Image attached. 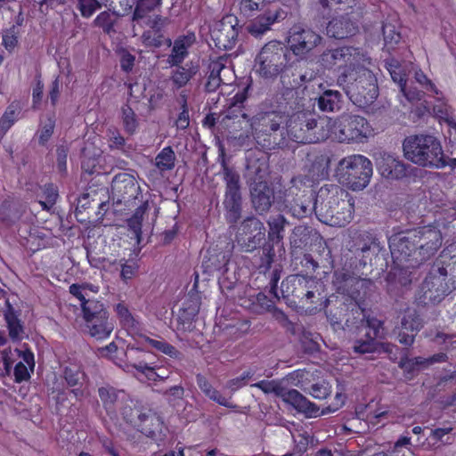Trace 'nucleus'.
<instances>
[{
    "instance_id": "393cba45",
    "label": "nucleus",
    "mask_w": 456,
    "mask_h": 456,
    "mask_svg": "<svg viewBox=\"0 0 456 456\" xmlns=\"http://www.w3.org/2000/svg\"><path fill=\"white\" fill-rule=\"evenodd\" d=\"M283 395L281 396L283 402L290 404L298 412L304 413L308 418L319 415V407L311 403L297 390L285 388Z\"/></svg>"
},
{
    "instance_id": "6e6552de",
    "label": "nucleus",
    "mask_w": 456,
    "mask_h": 456,
    "mask_svg": "<svg viewBox=\"0 0 456 456\" xmlns=\"http://www.w3.org/2000/svg\"><path fill=\"white\" fill-rule=\"evenodd\" d=\"M319 61L326 69H343L341 73L355 70L361 65H371V59L362 49L354 46L327 49L320 55Z\"/></svg>"
},
{
    "instance_id": "052dcab7",
    "label": "nucleus",
    "mask_w": 456,
    "mask_h": 456,
    "mask_svg": "<svg viewBox=\"0 0 456 456\" xmlns=\"http://www.w3.org/2000/svg\"><path fill=\"white\" fill-rule=\"evenodd\" d=\"M248 168L253 174V176L250 178L251 182L266 181L268 175V165L266 161L258 159L256 164L248 165Z\"/></svg>"
},
{
    "instance_id": "412c9836",
    "label": "nucleus",
    "mask_w": 456,
    "mask_h": 456,
    "mask_svg": "<svg viewBox=\"0 0 456 456\" xmlns=\"http://www.w3.org/2000/svg\"><path fill=\"white\" fill-rule=\"evenodd\" d=\"M284 210L296 218H304L315 212V200L312 191L294 193L289 191L284 199Z\"/></svg>"
},
{
    "instance_id": "dca6fc26",
    "label": "nucleus",
    "mask_w": 456,
    "mask_h": 456,
    "mask_svg": "<svg viewBox=\"0 0 456 456\" xmlns=\"http://www.w3.org/2000/svg\"><path fill=\"white\" fill-rule=\"evenodd\" d=\"M238 19L234 15H226L215 22L210 29V37L216 47L221 50L232 49L238 37Z\"/></svg>"
},
{
    "instance_id": "49530a36",
    "label": "nucleus",
    "mask_w": 456,
    "mask_h": 456,
    "mask_svg": "<svg viewBox=\"0 0 456 456\" xmlns=\"http://www.w3.org/2000/svg\"><path fill=\"white\" fill-rule=\"evenodd\" d=\"M116 364L119 365L121 368H123V370H125L127 372L130 371V368H134L138 371L142 372V374H144L150 380L156 381L164 380L165 379H167V377L166 376H161L160 372H158L154 367H151L145 362H139L138 364L134 365L126 364L125 366L121 365L118 362H116Z\"/></svg>"
},
{
    "instance_id": "09e8293b",
    "label": "nucleus",
    "mask_w": 456,
    "mask_h": 456,
    "mask_svg": "<svg viewBox=\"0 0 456 456\" xmlns=\"http://www.w3.org/2000/svg\"><path fill=\"white\" fill-rule=\"evenodd\" d=\"M115 312L121 323L126 329H136L138 322L130 313L128 307L124 303H118L115 305Z\"/></svg>"
},
{
    "instance_id": "423d86ee",
    "label": "nucleus",
    "mask_w": 456,
    "mask_h": 456,
    "mask_svg": "<svg viewBox=\"0 0 456 456\" xmlns=\"http://www.w3.org/2000/svg\"><path fill=\"white\" fill-rule=\"evenodd\" d=\"M371 161L362 155L342 159L336 170L338 182L353 191L363 190L372 175Z\"/></svg>"
},
{
    "instance_id": "9b49d317",
    "label": "nucleus",
    "mask_w": 456,
    "mask_h": 456,
    "mask_svg": "<svg viewBox=\"0 0 456 456\" xmlns=\"http://www.w3.org/2000/svg\"><path fill=\"white\" fill-rule=\"evenodd\" d=\"M122 414L127 422L148 437L159 439L163 432L164 424L160 416L150 409L126 406Z\"/></svg>"
},
{
    "instance_id": "7c9ffc66",
    "label": "nucleus",
    "mask_w": 456,
    "mask_h": 456,
    "mask_svg": "<svg viewBox=\"0 0 456 456\" xmlns=\"http://www.w3.org/2000/svg\"><path fill=\"white\" fill-rule=\"evenodd\" d=\"M365 317L363 310L359 305L354 304L351 308L348 306L342 330L348 331L352 336L354 334L360 335L362 333Z\"/></svg>"
},
{
    "instance_id": "69168bd1",
    "label": "nucleus",
    "mask_w": 456,
    "mask_h": 456,
    "mask_svg": "<svg viewBox=\"0 0 456 456\" xmlns=\"http://www.w3.org/2000/svg\"><path fill=\"white\" fill-rule=\"evenodd\" d=\"M55 126V120L53 117H49L47 120L42 125L39 134V144L45 145L53 134Z\"/></svg>"
},
{
    "instance_id": "1a4fd4ad",
    "label": "nucleus",
    "mask_w": 456,
    "mask_h": 456,
    "mask_svg": "<svg viewBox=\"0 0 456 456\" xmlns=\"http://www.w3.org/2000/svg\"><path fill=\"white\" fill-rule=\"evenodd\" d=\"M289 51L280 42L265 44L255 59L256 71L265 78H274L286 69Z\"/></svg>"
},
{
    "instance_id": "5701e85b",
    "label": "nucleus",
    "mask_w": 456,
    "mask_h": 456,
    "mask_svg": "<svg viewBox=\"0 0 456 456\" xmlns=\"http://www.w3.org/2000/svg\"><path fill=\"white\" fill-rule=\"evenodd\" d=\"M250 198L255 211L267 214L274 200V191L267 181H253L249 184Z\"/></svg>"
},
{
    "instance_id": "72a5a7b5",
    "label": "nucleus",
    "mask_w": 456,
    "mask_h": 456,
    "mask_svg": "<svg viewBox=\"0 0 456 456\" xmlns=\"http://www.w3.org/2000/svg\"><path fill=\"white\" fill-rule=\"evenodd\" d=\"M172 70L171 81L178 89L187 85V83L199 72V66L192 62L186 63L183 66L180 64Z\"/></svg>"
},
{
    "instance_id": "bf43d9fd",
    "label": "nucleus",
    "mask_w": 456,
    "mask_h": 456,
    "mask_svg": "<svg viewBox=\"0 0 456 456\" xmlns=\"http://www.w3.org/2000/svg\"><path fill=\"white\" fill-rule=\"evenodd\" d=\"M255 372L253 369L245 370L240 376L230 379L225 385L226 388L230 389L232 392H235L239 388L246 386L247 382L253 378Z\"/></svg>"
},
{
    "instance_id": "de8ad7c7",
    "label": "nucleus",
    "mask_w": 456,
    "mask_h": 456,
    "mask_svg": "<svg viewBox=\"0 0 456 456\" xmlns=\"http://www.w3.org/2000/svg\"><path fill=\"white\" fill-rule=\"evenodd\" d=\"M312 229L306 225H298L293 229L290 244L294 248H303L308 243Z\"/></svg>"
},
{
    "instance_id": "8fccbe9b",
    "label": "nucleus",
    "mask_w": 456,
    "mask_h": 456,
    "mask_svg": "<svg viewBox=\"0 0 456 456\" xmlns=\"http://www.w3.org/2000/svg\"><path fill=\"white\" fill-rule=\"evenodd\" d=\"M370 332V337L377 340V338H384L385 331L383 327V322L375 317H365L363 322L362 332Z\"/></svg>"
},
{
    "instance_id": "a18cd8bd",
    "label": "nucleus",
    "mask_w": 456,
    "mask_h": 456,
    "mask_svg": "<svg viewBox=\"0 0 456 456\" xmlns=\"http://www.w3.org/2000/svg\"><path fill=\"white\" fill-rule=\"evenodd\" d=\"M251 387H257L261 389L265 394H273L278 397H281L284 393L285 387L282 385V382L281 380L277 379H272V380H261L259 382H256L255 384H252Z\"/></svg>"
},
{
    "instance_id": "2eb2a0df",
    "label": "nucleus",
    "mask_w": 456,
    "mask_h": 456,
    "mask_svg": "<svg viewBox=\"0 0 456 456\" xmlns=\"http://www.w3.org/2000/svg\"><path fill=\"white\" fill-rule=\"evenodd\" d=\"M265 226L256 217L244 219L238 228L236 242L245 252H252L265 240Z\"/></svg>"
},
{
    "instance_id": "ddd939ff",
    "label": "nucleus",
    "mask_w": 456,
    "mask_h": 456,
    "mask_svg": "<svg viewBox=\"0 0 456 456\" xmlns=\"http://www.w3.org/2000/svg\"><path fill=\"white\" fill-rule=\"evenodd\" d=\"M415 236L411 231L394 235L390 239L392 256L398 265H405L407 268H414L423 263L419 261L416 253L419 252L414 241Z\"/></svg>"
},
{
    "instance_id": "603ef678",
    "label": "nucleus",
    "mask_w": 456,
    "mask_h": 456,
    "mask_svg": "<svg viewBox=\"0 0 456 456\" xmlns=\"http://www.w3.org/2000/svg\"><path fill=\"white\" fill-rule=\"evenodd\" d=\"M362 281H366V283L362 285V288L358 285H354L348 296L356 305L363 301L374 287L373 282L370 279H362Z\"/></svg>"
},
{
    "instance_id": "a878e982",
    "label": "nucleus",
    "mask_w": 456,
    "mask_h": 456,
    "mask_svg": "<svg viewBox=\"0 0 456 456\" xmlns=\"http://www.w3.org/2000/svg\"><path fill=\"white\" fill-rule=\"evenodd\" d=\"M377 167L381 175L387 179H400L406 175L404 163L389 153L380 154Z\"/></svg>"
},
{
    "instance_id": "7ed1b4c3",
    "label": "nucleus",
    "mask_w": 456,
    "mask_h": 456,
    "mask_svg": "<svg viewBox=\"0 0 456 456\" xmlns=\"http://www.w3.org/2000/svg\"><path fill=\"white\" fill-rule=\"evenodd\" d=\"M285 122V116L281 111L261 107L250 118L252 134L257 144L266 150L287 147L285 126H282Z\"/></svg>"
},
{
    "instance_id": "58836bf2",
    "label": "nucleus",
    "mask_w": 456,
    "mask_h": 456,
    "mask_svg": "<svg viewBox=\"0 0 456 456\" xmlns=\"http://www.w3.org/2000/svg\"><path fill=\"white\" fill-rule=\"evenodd\" d=\"M118 21V14L110 10L100 12L94 20V26L102 29L103 33L111 36L116 33L115 25Z\"/></svg>"
},
{
    "instance_id": "bb28decb",
    "label": "nucleus",
    "mask_w": 456,
    "mask_h": 456,
    "mask_svg": "<svg viewBox=\"0 0 456 456\" xmlns=\"http://www.w3.org/2000/svg\"><path fill=\"white\" fill-rule=\"evenodd\" d=\"M358 27L348 15L332 19L327 26V35L336 39H344L355 35Z\"/></svg>"
},
{
    "instance_id": "39448f33",
    "label": "nucleus",
    "mask_w": 456,
    "mask_h": 456,
    "mask_svg": "<svg viewBox=\"0 0 456 456\" xmlns=\"http://www.w3.org/2000/svg\"><path fill=\"white\" fill-rule=\"evenodd\" d=\"M297 110L292 113L285 122V138L287 147L289 142L297 143H316L327 138L328 133L323 125L309 110L300 108L305 106L304 100H300Z\"/></svg>"
},
{
    "instance_id": "9d476101",
    "label": "nucleus",
    "mask_w": 456,
    "mask_h": 456,
    "mask_svg": "<svg viewBox=\"0 0 456 456\" xmlns=\"http://www.w3.org/2000/svg\"><path fill=\"white\" fill-rule=\"evenodd\" d=\"M221 166L225 183L224 205L227 211L226 220L229 224H235L241 213L240 176L235 168L227 165L224 157Z\"/></svg>"
},
{
    "instance_id": "c9c22d12",
    "label": "nucleus",
    "mask_w": 456,
    "mask_h": 456,
    "mask_svg": "<svg viewBox=\"0 0 456 456\" xmlns=\"http://www.w3.org/2000/svg\"><path fill=\"white\" fill-rule=\"evenodd\" d=\"M196 382L200 389L208 396L210 400L217 403L220 405L227 408H236V405L229 403L227 399L223 396L219 391L212 387L208 380L201 374L196 376Z\"/></svg>"
},
{
    "instance_id": "3c124183",
    "label": "nucleus",
    "mask_w": 456,
    "mask_h": 456,
    "mask_svg": "<svg viewBox=\"0 0 456 456\" xmlns=\"http://www.w3.org/2000/svg\"><path fill=\"white\" fill-rule=\"evenodd\" d=\"M121 118L126 132L129 134H133L138 126V122L134 111L130 106L124 105L121 108Z\"/></svg>"
},
{
    "instance_id": "f257e3e1",
    "label": "nucleus",
    "mask_w": 456,
    "mask_h": 456,
    "mask_svg": "<svg viewBox=\"0 0 456 456\" xmlns=\"http://www.w3.org/2000/svg\"><path fill=\"white\" fill-rule=\"evenodd\" d=\"M354 201L350 194L336 185L321 188L315 198V215L328 225L342 227L350 223Z\"/></svg>"
},
{
    "instance_id": "37998d69",
    "label": "nucleus",
    "mask_w": 456,
    "mask_h": 456,
    "mask_svg": "<svg viewBox=\"0 0 456 456\" xmlns=\"http://www.w3.org/2000/svg\"><path fill=\"white\" fill-rule=\"evenodd\" d=\"M403 267L398 270L397 273H390L388 276V287L387 291L391 293L394 290V288L399 283L402 287H406L411 282V272L408 271L409 268L406 267L405 265H401Z\"/></svg>"
},
{
    "instance_id": "20e7f679",
    "label": "nucleus",
    "mask_w": 456,
    "mask_h": 456,
    "mask_svg": "<svg viewBox=\"0 0 456 456\" xmlns=\"http://www.w3.org/2000/svg\"><path fill=\"white\" fill-rule=\"evenodd\" d=\"M370 66L361 65L355 70L340 73L337 79L348 98L361 108L370 105L379 95L377 78Z\"/></svg>"
},
{
    "instance_id": "4d7b16f0",
    "label": "nucleus",
    "mask_w": 456,
    "mask_h": 456,
    "mask_svg": "<svg viewBox=\"0 0 456 456\" xmlns=\"http://www.w3.org/2000/svg\"><path fill=\"white\" fill-rule=\"evenodd\" d=\"M384 41L387 45L394 46L401 40V34L395 24L385 22L382 27Z\"/></svg>"
},
{
    "instance_id": "ea45409f",
    "label": "nucleus",
    "mask_w": 456,
    "mask_h": 456,
    "mask_svg": "<svg viewBox=\"0 0 456 456\" xmlns=\"http://www.w3.org/2000/svg\"><path fill=\"white\" fill-rule=\"evenodd\" d=\"M327 319L330 322L334 330H342V321L346 320V313L348 312V305L342 303L334 309L326 310Z\"/></svg>"
},
{
    "instance_id": "c756f323",
    "label": "nucleus",
    "mask_w": 456,
    "mask_h": 456,
    "mask_svg": "<svg viewBox=\"0 0 456 456\" xmlns=\"http://www.w3.org/2000/svg\"><path fill=\"white\" fill-rule=\"evenodd\" d=\"M195 41L194 35H188L175 40L171 53L167 57V63L171 66H178L188 56V49Z\"/></svg>"
},
{
    "instance_id": "4c0bfd02",
    "label": "nucleus",
    "mask_w": 456,
    "mask_h": 456,
    "mask_svg": "<svg viewBox=\"0 0 456 456\" xmlns=\"http://www.w3.org/2000/svg\"><path fill=\"white\" fill-rule=\"evenodd\" d=\"M81 308L86 322L92 320H100L109 314L103 304L94 299L88 298L86 302L82 304Z\"/></svg>"
},
{
    "instance_id": "13d9d810",
    "label": "nucleus",
    "mask_w": 456,
    "mask_h": 456,
    "mask_svg": "<svg viewBox=\"0 0 456 456\" xmlns=\"http://www.w3.org/2000/svg\"><path fill=\"white\" fill-rule=\"evenodd\" d=\"M98 395L106 409H110L118 399L117 390L110 386L100 387Z\"/></svg>"
},
{
    "instance_id": "6ab92c4d",
    "label": "nucleus",
    "mask_w": 456,
    "mask_h": 456,
    "mask_svg": "<svg viewBox=\"0 0 456 456\" xmlns=\"http://www.w3.org/2000/svg\"><path fill=\"white\" fill-rule=\"evenodd\" d=\"M229 62L226 55L211 61L208 65L209 75L205 86L208 92H215L221 84L230 85L232 82L234 74Z\"/></svg>"
},
{
    "instance_id": "338daca9",
    "label": "nucleus",
    "mask_w": 456,
    "mask_h": 456,
    "mask_svg": "<svg viewBox=\"0 0 456 456\" xmlns=\"http://www.w3.org/2000/svg\"><path fill=\"white\" fill-rule=\"evenodd\" d=\"M223 263L218 260V256H211L208 260H204L202 263V267L205 269L206 273H212L216 270H220L222 265H224L227 262L225 259V255H222Z\"/></svg>"
},
{
    "instance_id": "473e14b6",
    "label": "nucleus",
    "mask_w": 456,
    "mask_h": 456,
    "mask_svg": "<svg viewBox=\"0 0 456 456\" xmlns=\"http://www.w3.org/2000/svg\"><path fill=\"white\" fill-rule=\"evenodd\" d=\"M5 306L6 309L4 312V315L9 330V336L12 340L19 341L22 338L24 333L23 326L9 300L5 301Z\"/></svg>"
},
{
    "instance_id": "b1692460",
    "label": "nucleus",
    "mask_w": 456,
    "mask_h": 456,
    "mask_svg": "<svg viewBox=\"0 0 456 456\" xmlns=\"http://www.w3.org/2000/svg\"><path fill=\"white\" fill-rule=\"evenodd\" d=\"M287 17V12L281 8H270L254 19L248 26V32L255 37H260L270 30L271 26Z\"/></svg>"
},
{
    "instance_id": "f3484780",
    "label": "nucleus",
    "mask_w": 456,
    "mask_h": 456,
    "mask_svg": "<svg viewBox=\"0 0 456 456\" xmlns=\"http://www.w3.org/2000/svg\"><path fill=\"white\" fill-rule=\"evenodd\" d=\"M141 189L135 177L128 173L117 174L111 182V198L116 205L128 204L137 198Z\"/></svg>"
},
{
    "instance_id": "e2e57ef3",
    "label": "nucleus",
    "mask_w": 456,
    "mask_h": 456,
    "mask_svg": "<svg viewBox=\"0 0 456 456\" xmlns=\"http://www.w3.org/2000/svg\"><path fill=\"white\" fill-rule=\"evenodd\" d=\"M108 142L111 150L125 151L126 140L118 129L110 128L108 130Z\"/></svg>"
},
{
    "instance_id": "c85d7f7f",
    "label": "nucleus",
    "mask_w": 456,
    "mask_h": 456,
    "mask_svg": "<svg viewBox=\"0 0 456 456\" xmlns=\"http://www.w3.org/2000/svg\"><path fill=\"white\" fill-rule=\"evenodd\" d=\"M294 65L295 69L291 72L293 81L289 83L292 88L300 87L316 78L318 71L314 68V63L307 61H297Z\"/></svg>"
},
{
    "instance_id": "0eeeda50",
    "label": "nucleus",
    "mask_w": 456,
    "mask_h": 456,
    "mask_svg": "<svg viewBox=\"0 0 456 456\" xmlns=\"http://www.w3.org/2000/svg\"><path fill=\"white\" fill-rule=\"evenodd\" d=\"M322 284L313 277L294 274L281 282V290L282 297L305 305L322 298Z\"/></svg>"
},
{
    "instance_id": "5fc2aeb1",
    "label": "nucleus",
    "mask_w": 456,
    "mask_h": 456,
    "mask_svg": "<svg viewBox=\"0 0 456 456\" xmlns=\"http://www.w3.org/2000/svg\"><path fill=\"white\" fill-rule=\"evenodd\" d=\"M399 367L408 373H413L421 367H427L426 358L420 356L409 358L405 356L401 359Z\"/></svg>"
},
{
    "instance_id": "680f3d73",
    "label": "nucleus",
    "mask_w": 456,
    "mask_h": 456,
    "mask_svg": "<svg viewBox=\"0 0 456 456\" xmlns=\"http://www.w3.org/2000/svg\"><path fill=\"white\" fill-rule=\"evenodd\" d=\"M77 8L84 18H89L102 8V4L98 0H77Z\"/></svg>"
},
{
    "instance_id": "0e129e2a",
    "label": "nucleus",
    "mask_w": 456,
    "mask_h": 456,
    "mask_svg": "<svg viewBox=\"0 0 456 456\" xmlns=\"http://www.w3.org/2000/svg\"><path fill=\"white\" fill-rule=\"evenodd\" d=\"M161 0H142L137 6L134 9V14H133V21L135 22L137 25L142 24V20L147 16L150 12V10L146 6V4L148 2L159 4Z\"/></svg>"
},
{
    "instance_id": "cd10ccee",
    "label": "nucleus",
    "mask_w": 456,
    "mask_h": 456,
    "mask_svg": "<svg viewBox=\"0 0 456 456\" xmlns=\"http://www.w3.org/2000/svg\"><path fill=\"white\" fill-rule=\"evenodd\" d=\"M332 283L338 293L349 296L354 285L362 288L366 281H362L360 277L354 276L351 272L341 269L334 272Z\"/></svg>"
},
{
    "instance_id": "79ce46f5",
    "label": "nucleus",
    "mask_w": 456,
    "mask_h": 456,
    "mask_svg": "<svg viewBox=\"0 0 456 456\" xmlns=\"http://www.w3.org/2000/svg\"><path fill=\"white\" fill-rule=\"evenodd\" d=\"M175 154L170 146L165 147L156 157L155 165L160 171L171 170L175 167Z\"/></svg>"
},
{
    "instance_id": "aec40b11",
    "label": "nucleus",
    "mask_w": 456,
    "mask_h": 456,
    "mask_svg": "<svg viewBox=\"0 0 456 456\" xmlns=\"http://www.w3.org/2000/svg\"><path fill=\"white\" fill-rule=\"evenodd\" d=\"M422 327L423 322L417 311L407 309L402 316L400 325L395 329L398 342L403 346H411Z\"/></svg>"
},
{
    "instance_id": "6e6d98bb",
    "label": "nucleus",
    "mask_w": 456,
    "mask_h": 456,
    "mask_svg": "<svg viewBox=\"0 0 456 456\" xmlns=\"http://www.w3.org/2000/svg\"><path fill=\"white\" fill-rule=\"evenodd\" d=\"M267 224L270 228L269 234L276 235L277 239L280 240V239H282L283 236H282L281 232H283L286 224H288L289 222L284 217V216L279 214V215L271 216L269 218V220L267 221Z\"/></svg>"
},
{
    "instance_id": "f03ea898",
    "label": "nucleus",
    "mask_w": 456,
    "mask_h": 456,
    "mask_svg": "<svg viewBox=\"0 0 456 456\" xmlns=\"http://www.w3.org/2000/svg\"><path fill=\"white\" fill-rule=\"evenodd\" d=\"M405 159L425 168L441 169L447 166L441 141L431 134H415L403 142Z\"/></svg>"
},
{
    "instance_id": "774afa93",
    "label": "nucleus",
    "mask_w": 456,
    "mask_h": 456,
    "mask_svg": "<svg viewBox=\"0 0 456 456\" xmlns=\"http://www.w3.org/2000/svg\"><path fill=\"white\" fill-rule=\"evenodd\" d=\"M164 23H165V20L163 19H161L159 15H151L149 13L142 20V24H139V26L142 28L149 27V28L154 29L156 32H159L164 26Z\"/></svg>"
},
{
    "instance_id": "a211bd4d",
    "label": "nucleus",
    "mask_w": 456,
    "mask_h": 456,
    "mask_svg": "<svg viewBox=\"0 0 456 456\" xmlns=\"http://www.w3.org/2000/svg\"><path fill=\"white\" fill-rule=\"evenodd\" d=\"M411 232L415 236L414 241L419 249L416 256L419 261L425 262L429 259L442 245V234L436 228L425 226Z\"/></svg>"
},
{
    "instance_id": "864d4df0",
    "label": "nucleus",
    "mask_w": 456,
    "mask_h": 456,
    "mask_svg": "<svg viewBox=\"0 0 456 456\" xmlns=\"http://www.w3.org/2000/svg\"><path fill=\"white\" fill-rule=\"evenodd\" d=\"M158 392L165 397L170 405L175 406L178 401L183 398L185 391L183 386L175 385L165 390H158Z\"/></svg>"
},
{
    "instance_id": "4468645a",
    "label": "nucleus",
    "mask_w": 456,
    "mask_h": 456,
    "mask_svg": "<svg viewBox=\"0 0 456 456\" xmlns=\"http://www.w3.org/2000/svg\"><path fill=\"white\" fill-rule=\"evenodd\" d=\"M369 132L367 120L358 115L344 114L333 125V134L340 142L360 141Z\"/></svg>"
},
{
    "instance_id": "a19ab883",
    "label": "nucleus",
    "mask_w": 456,
    "mask_h": 456,
    "mask_svg": "<svg viewBox=\"0 0 456 456\" xmlns=\"http://www.w3.org/2000/svg\"><path fill=\"white\" fill-rule=\"evenodd\" d=\"M355 252H360L362 257H369L370 252L376 248V240L368 232L360 233L354 242Z\"/></svg>"
},
{
    "instance_id": "e433bc0d",
    "label": "nucleus",
    "mask_w": 456,
    "mask_h": 456,
    "mask_svg": "<svg viewBox=\"0 0 456 456\" xmlns=\"http://www.w3.org/2000/svg\"><path fill=\"white\" fill-rule=\"evenodd\" d=\"M342 95L337 90H326L318 98V106L322 111L333 112L341 107Z\"/></svg>"
},
{
    "instance_id": "2f4dec72",
    "label": "nucleus",
    "mask_w": 456,
    "mask_h": 456,
    "mask_svg": "<svg viewBox=\"0 0 456 456\" xmlns=\"http://www.w3.org/2000/svg\"><path fill=\"white\" fill-rule=\"evenodd\" d=\"M352 352L355 354H373L379 350V342L370 337V331L353 335Z\"/></svg>"
},
{
    "instance_id": "f704fd0d",
    "label": "nucleus",
    "mask_w": 456,
    "mask_h": 456,
    "mask_svg": "<svg viewBox=\"0 0 456 456\" xmlns=\"http://www.w3.org/2000/svg\"><path fill=\"white\" fill-rule=\"evenodd\" d=\"M91 337L96 339L107 338L114 330V323L109 319V314L100 320H92L86 322Z\"/></svg>"
},
{
    "instance_id": "4be33fe9",
    "label": "nucleus",
    "mask_w": 456,
    "mask_h": 456,
    "mask_svg": "<svg viewBox=\"0 0 456 456\" xmlns=\"http://www.w3.org/2000/svg\"><path fill=\"white\" fill-rule=\"evenodd\" d=\"M322 37L310 28L293 27L290 31L289 43L295 55L303 56L312 51L321 43Z\"/></svg>"
},
{
    "instance_id": "c03bdc74",
    "label": "nucleus",
    "mask_w": 456,
    "mask_h": 456,
    "mask_svg": "<svg viewBox=\"0 0 456 456\" xmlns=\"http://www.w3.org/2000/svg\"><path fill=\"white\" fill-rule=\"evenodd\" d=\"M183 317L184 321L191 322L199 314L200 298L198 294L189 295L183 304Z\"/></svg>"
},
{
    "instance_id": "f8f14e48",
    "label": "nucleus",
    "mask_w": 456,
    "mask_h": 456,
    "mask_svg": "<svg viewBox=\"0 0 456 456\" xmlns=\"http://www.w3.org/2000/svg\"><path fill=\"white\" fill-rule=\"evenodd\" d=\"M446 276V268H432L421 284L419 301L423 305L439 303L449 291Z\"/></svg>"
}]
</instances>
